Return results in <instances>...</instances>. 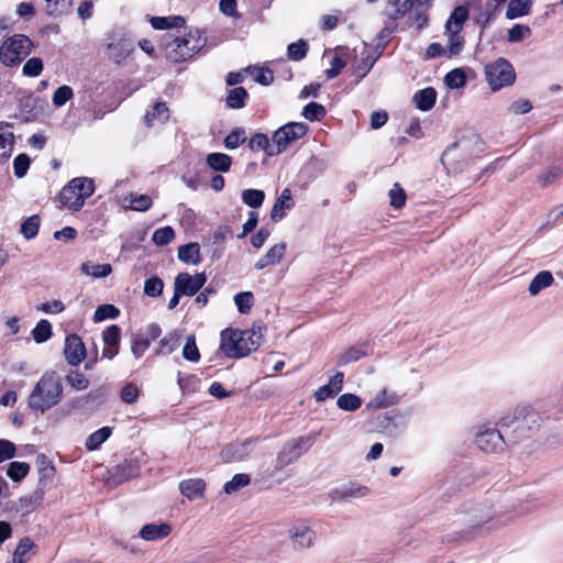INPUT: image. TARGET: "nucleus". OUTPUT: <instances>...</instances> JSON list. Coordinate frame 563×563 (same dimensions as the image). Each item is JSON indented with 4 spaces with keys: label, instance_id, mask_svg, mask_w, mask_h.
I'll use <instances>...</instances> for the list:
<instances>
[{
    "label": "nucleus",
    "instance_id": "nucleus-33",
    "mask_svg": "<svg viewBox=\"0 0 563 563\" xmlns=\"http://www.w3.org/2000/svg\"><path fill=\"white\" fill-rule=\"evenodd\" d=\"M249 146L252 151L263 150L268 156H275L276 154L271 153V150H274L273 137L269 140L267 135L263 133L254 134L250 142Z\"/></svg>",
    "mask_w": 563,
    "mask_h": 563
},
{
    "label": "nucleus",
    "instance_id": "nucleus-9",
    "mask_svg": "<svg viewBox=\"0 0 563 563\" xmlns=\"http://www.w3.org/2000/svg\"><path fill=\"white\" fill-rule=\"evenodd\" d=\"M316 438L317 433H310L286 442L278 452L276 468L282 470L299 459V456L310 449L316 441Z\"/></svg>",
    "mask_w": 563,
    "mask_h": 563
},
{
    "label": "nucleus",
    "instance_id": "nucleus-18",
    "mask_svg": "<svg viewBox=\"0 0 563 563\" xmlns=\"http://www.w3.org/2000/svg\"><path fill=\"white\" fill-rule=\"evenodd\" d=\"M206 483L202 478H189L179 483L180 493L189 500L203 497Z\"/></svg>",
    "mask_w": 563,
    "mask_h": 563
},
{
    "label": "nucleus",
    "instance_id": "nucleus-59",
    "mask_svg": "<svg viewBox=\"0 0 563 563\" xmlns=\"http://www.w3.org/2000/svg\"><path fill=\"white\" fill-rule=\"evenodd\" d=\"M121 330L118 325L108 327L102 333V340L107 346H117L120 341Z\"/></svg>",
    "mask_w": 563,
    "mask_h": 563
},
{
    "label": "nucleus",
    "instance_id": "nucleus-10",
    "mask_svg": "<svg viewBox=\"0 0 563 563\" xmlns=\"http://www.w3.org/2000/svg\"><path fill=\"white\" fill-rule=\"evenodd\" d=\"M308 131V126L302 122H289L277 129L272 137L274 142L273 154H280L295 141L301 139Z\"/></svg>",
    "mask_w": 563,
    "mask_h": 563
},
{
    "label": "nucleus",
    "instance_id": "nucleus-50",
    "mask_svg": "<svg viewBox=\"0 0 563 563\" xmlns=\"http://www.w3.org/2000/svg\"><path fill=\"white\" fill-rule=\"evenodd\" d=\"M246 141L245 131L243 129H234L224 139V146L228 150H234Z\"/></svg>",
    "mask_w": 563,
    "mask_h": 563
},
{
    "label": "nucleus",
    "instance_id": "nucleus-63",
    "mask_svg": "<svg viewBox=\"0 0 563 563\" xmlns=\"http://www.w3.org/2000/svg\"><path fill=\"white\" fill-rule=\"evenodd\" d=\"M140 390L136 385L129 383L121 389V399L126 404H134L139 398Z\"/></svg>",
    "mask_w": 563,
    "mask_h": 563
},
{
    "label": "nucleus",
    "instance_id": "nucleus-56",
    "mask_svg": "<svg viewBox=\"0 0 563 563\" xmlns=\"http://www.w3.org/2000/svg\"><path fill=\"white\" fill-rule=\"evenodd\" d=\"M43 70V62L38 57H32L23 65L22 71L27 77H37Z\"/></svg>",
    "mask_w": 563,
    "mask_h": 563
},
{
    "label": "nucleus",
    "instance_id": "nucleus-55",
    "mask_svg": "<svg viewBox=\"0 0 563 563\" xmlns=\"http://www.w3.org/2000/svg\"><path fill=\"white\" fill-rule=\"evenodd\" d=\"M68 385L76 390H85L89 386V380L84 374L73 371L66 376Z\"/></svg>",
    "mask_w": 563,
    "mask_h": 563
},
{
    "label": "nucleus",
    "instance_id": "nucleus-29",
    "mask_svg": "<svg viewBox=\"0 0 563 563\" xmlns=\"http://www.w3.org/2000/svg\"><path fill=\"white\" fill-rule=\"evenodd\" d=\"M80 271L87 276H91L93 278H102L112 273V266L110 264H95L92 262H85L81 264Z\"/></svg>",
    "mask_w": 563,
    "mask_h": 563
},
{
    "label": "nucleus",
    "instance_id": "nucleus-5",
    "mask_svg": "<svg viewBox=\"0 0 563 563\" xmlns=\"http://www.w3.org/2000/svg\"><path fill=\"white\" fill-rule=\"evenodd\" d=\"M207 43V37L198 30L192 29L183 36H176L165 46L166 58L173 63H181L199 53Z\"/></svg>",
    "mask_w": 563,
    "mask_h": 563
},
{
    "label": "nucleus",
    "instance_id": "nucleus-64",
    "mask_svg": "<svg viewBox=\"0 0 563 563\" xmlns=\"http://www.w3.org/2000/svg\"><path fill=\"white\" fill-rule=\"evenodd\" d=\"M531 109V102L523 98L514 101L509 107V111L514 114H525L528 113Z\"/></svg>",
    "mask_w": 563,
    "mask_h": 563
},
{
    "label": "nucleus",
    "instance_id": "nucleus-46",
    "mask_svg": "<svg viewBox=\"0 0 563 563\" xmlns=\"http://www.w3.org/2000/svg\"><path fill=\"white\" fill-rule=\"evenodd\" d=\"M389 203L391 207L399 209L404 207L406 202V191L400 184L395 183L388 192Z\"/></svg>",
    "mask_w": 563,
    "mask_h": 563
},
{
    "label": "nucleus",
    "instance_id": "nucleus-47",
    "mask_svg": "<svg viewBox=\"0 0 563 563\" xmlns=\"http://www.w3.org/2000/svg\"><path fill=\"white\" fill-rule=\"evenodd\" d=\"M251 479L247 474H235L233 478L224 484L223 490L225 494H233L240 488L245 487L250 484Z\"/></svg>",
    "mask_w": 563,
    "mask_h": 563
},
{
    "label": "nucleus",
    "instance_id": "nucleus-1",
    "mask_svg": "<svg viewBox=\"0 0 563 563\" xmlns=\"http://www.w3.org/2000/svg\"><path fill=\"white\" fill-rule=\"evenodd\" d=\"M509 443H518L532 438L541 428L542 418L530 404H519L499 419Z\"/></svg>",
    "mask_w": 563,
    "mask_h": 563
},
{
    "label": "nucleus",
    "instance_id": "nucleus-24",
    "mask_svg": "<svg viewBox=\"0 0 563 563\" xmlns=\"http://www.w3.org/2000/svg\"><path fill=\"white\" fill-rule=\"evenodd\" d=\"M169 118V111L164 102H157L154 104L152 111H147L144 115V121L147 126H153L156 123H164Z\"/></svg>",
    "mask_w": 563,
    "mask_h": 563
},
{
    "label": "nucleus",
    "instance_id": "nucleus-17",
    "mask_svg": "<svg viewBox=\"0 0 563 563\" xmlns=\"http://www.w3.org/2000/svg\"><path fill=\"white\" fill-rule=\"evenodd\" d=\"M343 379L344 375L341 372L333 375L327 385H323L316 390V400L321 402L336 395L343 387Z\"/></svg>",
    "mask_w": 563,
    "mask_h": 563
},
{
    "label": "nucleus",
    "instance_id": "nucleus-48",
    "mask_svg": "<svg viewBox=\"0 0 563 563\" xmlns=\"http://www.w3.org/2000/svg\"><path fill=\"white\" fill-rule=\"evenodd\" d=\"M175 238V231L172 227H164L156 229L153 233L152 240L153 242L158 245H167L169 244Z\"/></svg>",
    "mask_w": 563,
    "mask_h": 563
},
{
    "label": "nucleus",
    "instance_id": "nucleus-25",
    "mask_svg": "<svg viewBox=\"0 0 563 563\" xmlns=\"http://www.w3.org/2000/svg\"><path fill=\"white\" fill-rule=\"evenodd\" d=\"M369 354V349L367 344H362L357 346H351L345 350L339 358V365L343 366L352 362H356Z\"/></svg>",
    "mask_w": 563,
    "mask_h": 563
},
{
    "label": "nucleus",
    "instance_id": "nucleus-37",
    "mask_svg": "<svg viewBox=\"0 0 563 563\" xmlns=\"http://www.w3.org/2000/svg\"><path fill=\"white\" fill-rule=\"evenodd\" d=\"M444 82L451 89L462 88L466 84V75L462 68H454L445 75Z\"/></svg>",
    "mask_w": 563,
    "mask_h": 563
},
{
    "label": "nucleus",
    "instance_id": "nucleus-60",
    "mask_svg": "<svg viewBox=\"0 0 563 563\" xmlns=\"http://www.w3.org/2000/svg\"><path fill=\"white\" fill-rule=\"evenodd\" d=\"M30 167V158L26 154L18 155L13 161L14 175L18 178H22L27 173Z\"/></svg>",
    "mask_w": 563,
    "mask_h": 563
},
{
    "label": "nucleus",
    "instance_id": "nucleus-39",
    "mask_svg": "<svg viewBox=\"0 0 563 563\" xmlns=\"http://www.w3.org/2000/svg\"><path fill=\"white\" fill-rule=\"evenodd\" d=\"M336 405L342 410L355 411L362 406V399L355 394L347 393L338 398Z\"/></svg>",
    "mask_w": 563,
    "mask_h": 563
},
{
    "label": "nucleus",
    "instance_id": "nucleus-40",
    "mask_svg": "<svg viewBox=\"0 0 563 563\" xmlns=\"http://www.w3.org/2000/svg\"><path fill=\"white\" fill-rule=\"evenodd\" d=\"M30 472V465L25 462H11L7 475L14 482L22 481Z\"/></svg>",
    "mask_w": 563,
    "mask_h": 563
},
{
    "label": "nucleus",
    "instance_id": "nucleus-27",
    "mask_svg": "<svg viewBox=\"0 0 563 563\" xmlns=\"http://www.w3.org/2000/svg\"><path fill=\"white\" fill-rule=\"evenodd\" d=\"M554 283V278L549 271L538 273L529 285V294L537 296L542 289L550 287Z\"/></svg>",
    "mask_w": 563,
    "mask_h": 563
},
{
    "label": "nucleus",
    "instance_id": "nucleus-54",
    "mask_svg": "<svg viewBox=\"0 0 563 563\" xmlns=\"http://www.w3.org/2000/svg\"><path fill=\"white\" fill-rule=\"evenodd\" d=\"M308 52V45L305 41L300 40L296 43H291L288 45L287 54L289 59L291 60H300L302 59Z\"/></svg>",
    "mask_w": 563,
    "mask_h": 563
},
{
    "label": "nucleus",
    "instance_id": "nucleus-3",
    "mask_svg": "<svg viewBox=\"0 0 563 563\" xmlns=\"http://www.w3.org/2000/svg\"><path fill=\"white\" fill-rule=\"evenodd\" d=\"M64 393L63 380L54 371L45 372L27 397V406L35 412L44 413L57 406Z\"/></svg>",
    "mask_w": 563,
    "mask_h": 563
},
{
    "label": "nucleus",
    "instance_id": "nucleus-4",
    "mask_svg": "<svg viewBox=\"0 0 563 563\" xmlns=\"http://www.w3.org/2000/svg\"><path fill=\"white\" fill-rule=\"evenodd\" d=\"M262 335L254 330L224 329L221 332L220 350L228 357H243L261 345Z\"/></svg>",
    "mask_w": 563,
    "mask_h": 563
},
{
    "label": "nucleus",
    "instance_id": "nucleus-22",
    "mask_svg": "<svg viewBox=\"0 0 563 563\" xmlns=\"http://www.w3.org/2000/svg\"><path fill=\"white\" fill-rule=\"evenodd\" d=\"M368 489L365 486L350 483L338 487L332 493L333 499H346L352 497H363L366 496Z\"/></svg>",
    "mask_w": 563,
    "mask_h": 563
},
{
    "label": "nucleus",
    "instance_id": "nucleus-38",
    "mask_svg": "<svg viewBox=\"0 0 563 563\" xmlns=\"http://www.w3.org/2000/svg\"><path fill=\"white\" fill-rule=\"evenodd\" d=\"M242 201L252 208H258L263 205L265 194L260 189H245L241 195Z\"/></svg>",
    "mask_w": 563,
    "mask_h": 563
},
{
    "label": "nucleus",
    "instance_id": "nucleus-30",
    "mask_svg": "<svg viewBox=\"0 0 563 563\" xmlns=\"http://www.w3.org/2000/svg\"><path fill=\"white\" fill-rule=\"evenodd\" d=\"M531 4V0H511L506 10V18L512 20L528 14Z\"/></svg>",
    "mask_w": 563,
    "mask_h": 563
},
{
    "label": "nucleus",
    "instance_id": "nucleus-34",
    "mask_svg": "<svg viewBox=\"0 0 563 563\" xmlns=\"http://www.w3.org/2000/svg\"><path fill=\"white\" fill-rule=\"evenodd\" d=\"M562 175L563 166L552 165L540 173V175L538 176V181L541 186L545 187L561 178Z\"/></svg>",
    "mask_w": 563,
    "mask_h": 563
},
{
    "label": "nucleus",
    "instance_id": "nucleus-51",
    "mask_svg": "<svg viewBox=\"0 0 563 563\" xmlns=\"http://www.w3.org/2000/svg\"><path fill=\"white\" fill-rule=\"evenodd\" d=\"M254 302V297L251 291H242L234 296V303L241 313H247Z\"/></svg>",
    "mask_w": 563,
    "mask_h": 563
},
{
    "label": "nucleus",
    "instance_id": "nucleus-62",
    "mask_svg": "<svg viewBox=\"0 0 563 563\" xmlns=\"http://www.w3.org/2000/svg\"><path fill=\"white\" fill-rule=\"evenodd\" d=\"M415 4H416L415 0H395L394 1L395 11H394V13H389V16L393 19L402 16L408 11H410Z\"/></svg>",
    "mask_w": 563,
    "mask_h": 563
},
{
    "label": "nucleus",
    "instance_id": "nucleus-12",
    "mask_svg": "<svg viewBox=\"0 0 563 563\" xmlns=\"http://www.w3.org/2000/svg\"><path fill=\"white\" fill-rule=\"evenodd\" d=\"M288 538L295 551L310 549L316 542V532L306 521H297L288 529Z\"/></svg>",
    "mask_w": 563,
    "mask_h": 563
},
{
    "label": "nucleus",
    "instance_id": "nucleus-45",
    "mask_svg": "<svg viewBox=\"0 0 563 563\" xmlns=\"http://www.w3.org/2000/svg\"><path fill=\"white\" fill-rule=\"evenodd\" d=\"M249 454V445L246 443L228 446L223 451V457L228 462L241 461Z\"/></svg>",
    "mask_w": 563,
    "mask_h": 563
},
{
    "label": "nucleus",
    "instance_id": "nucleus-14",
    "mask_svg": "<svg viewBox=\"0 0 563 563\" xmlns=\"http://www.w3.org/2000/svg\"><path fill=\"white\" fill-rule=\"evenodd\" d=\"M65 358L71 366H77L86 357V347L77 334H70L65 340Z\"/></svg>",
    "mask_w": 563,
    "mask_h": 563
},
{
    "label": "nucleus",
    "instance_id": "nucleus-15",
    "mask_svg": "<svg viewBox=\"0 0 563 563\" xmlns=\"http://www.w3.org/2000/svg\"><path fill=\"white\" fill-rule=\"evenodd\" d=\"M14 133L10 123L0 122V164H4L11 157L14 150Z\"/></svg>",
    "mask_w": 563,
    "mask_h": 563
},
{
    "label": "nucleus",
    "instance_id": "nucleus-42",
    "mask_svg": "<svg viewBox=\"0 0 563 563\" xmlns=\"http://www.w3.org/2000/svg\"><path fill=\"white\" fill-rule=\"evenodd\" d=\"M120 314V311L117 307L110 303L99 306L93 313L95 322H102L107 319H115Z\"/></svg>",
    "mask_w": 563,
    "mask_h": 563
},
{
    "label": "nucleus",
    "instance_id": "nucleus-8",
    "mask_svg": "<svg viewBox=\"0 0 563 563\" xmlns=\"http://www.w3.org/2000/svg\"><path fill=\"white\" fill-rule=\"evenodd\" d=\"M486 80L493 91L511 86L516 80V74L511 64L505 58H498L485 66Z\"/></svg>",
    "mask_w": 563,
    "mask_h": 563
},
{
    "label": "nucleus",
    "instance_id": "nucleus-44",
    "mask_svg": "<svg viewBox=\"0 0 563 563\" xmlns=\"http://www.w3.org/2000/svg\"><path fill=\"white\" fill-rule=\"evenodd\" d=\"M325 108L317 102L308 103L302 110L303 118L309 121H320L325 117Z\"/></svg>",
    "mask_w": 563,
    "mask_h": 563
},
{
    "label": "nucleus",
    "instance_id": "nucleus-35",
    "mask_svg": "<svg viewBox=\"0 0 563 563\" xmlns=\"http://www.w3.org/2000/svg\"><path fill=\"white\" fill-rule=\"evenodd\" d=\"M111 435V429L109 427H102L101 429L91 433L87 441L86 448L88 451L97 450L103 442Z\"/></svg>",
    "mask_w": 563,
    "mask_h": 563
},
{
    "label": "nucleus",
    "instance_id": "nucleus-61",
    "mask_svg": "<svg viewBox=\"0 0 563 563\" xmlns=\"http://www.w3.org/2000/svg\"><path fill=\"white\" fill-rule=\"evenodd\" d=\"M531 33L529 26L516 24L508 32V41L509 42H519L523 38L528 37Z\"/></svg>",
    "mask_w": 563,
    "mask_h": 563
},
{
    "label": "nucleus",
    "instance_id": "nucleus-58",
    "mask_svg": "<svg viewBox=\"0 0 563 563\" xmlns=\"http://www.w3.org/2000/svg\"><path fill=\"white\" fill-rule=\"evenodd\" d=\"M183 356L190 362H197L200 358V353L196 345L195 336L190 335L187 338V341L183 349Z\"/></svg>",
    "mask_w": 563,
    "mask_h": 563
},
{
    "label": "nucleus",
    "instance_id": "nucleus-7",
    "mask_svg": "<svg viewBox=\"0 0 563 563\" xmlns=\"http://www.w3.org/2000/svg\"><path fill=\"white\" fill-rule=\"evenodd\" d=\"M32 52L31 40L23 34L7 38L0 46V60L5 66L20 63Z\"/></svg>",
    "mask_w": 563,
    "mask_h": 563
},
{
    "label": "nucleus",
    "instance_id": "nucleus-19",
    "mask_svg": "<svg viewBox=\"0 0 563 563\" xmlns=\"http://www.w3.org/2000/svg\"><path fill=\"white\" fill-rule=\"evenodd\" d=\"M286 243L280 242L272 246L265 255H263L256 263L255 268L261 271L267 266L278 264L285 255Z\"/></svg>",
    "mask_w": 563,
    "mask_h": 563
},
{
    "label": "nucleus",
    "instance_id": "nucleus-28",
    "mask_svg": "<svg viewBox=\"0 0 563 563\" xmlns=\"http://www.w3.org/2000/svg\"><path fill=\"white\" fill-rule=\"evenodd\" d=\"M206 162L208 166L216 172H229L232 159L224 153H211L207 156Z\"/></svg>",
    "mask_w": 563,
    "mask_h": 563
},
{
    "label": "nucleus",
    "instance_id": "nucleus-31",
    "mask_svg": "<svg viewBox=\"0 0 563 563\" xmlns=\"http://www.w3.org/2000/svg\"><path fill=\"white\" fill-rule=\"evenodd\" d=\"M126 201H129L125 205L126 208L141 212L147 211L153 205V200L148 195L130 194L129 197L124 198V202Z\"/></svg>",
    "mask_w": 563,
    "mask_h": 563
},
{
    "label": "nucleus",
    "instance_id": "nucleus-49",
    "mask_svg": "<svg viewBox=\"0 0 563 563\" xmlns=\"http://www.w3.org/2000/svg\"><path fill=\"white\" fill-rule=\"evenodd\" d=\"M40 228V218L37 216L29 217L21 225L20 232L27 240L36 236Z\"/></svg>",
    "mask_w": 563,
    "mask_h": 563
},
{
    "label": "nucleus",
    "instance_id": "nucleus-6",
    "mask_svg": "<svg viewBox=\"0 0 563 563\" xmlns=\"http://www.w3.org/2000/svg\"><path fill=\"white\" fill-rule=\"evenodd\" d=\"M95 191L91 178L77 177L65 186L59 195L60 202L69 210L77 211L82 208L85 200Z\"/></svg>",
    "mask_w": 563,
    "mask_h": 563
},
{
    "label": "nucleus",
    "instance_id": "nucleus-36",
    "mask_svg": "<svg viewBox=\"0 0 563 563\" xmlns=\"http://www.w3.org/2000/svg\"><path fill=\"white\" fill-rule=\"evenodd\" d=\"M110 55L115 63H120L122 59L129 56L132 51L131 43L128 41H120L118 43H110L108 45Z\"/></svg>",
    "mask_w": 563,
    "mask_h": 563
},
{
    "label": "nucleus",
    "instance_id": "nucleus-20",
    "mask_svg": "<svg viewBox=\"0 0 563 563\" xmlns=\"http://www.w3.org/2000/svg\"><path fill=\"white\" fill-rule=\"evenodd\" d=\"M294 206L291 190L289 188H285L282 190L279 197L276 199L272 211L271 218L274 221L282 220L285 216V210L291 209Z\"/></svg>",
    "mask_w": 563,
    "mask_h": 563
},
{
    "label": "nucleus",
    "instance_id": "nucleus-2",
    "mask_svg": "<svg viewBox=\"0 0 563 563\" xmlns=\"http://www.w3.org/2000/svg\"><path fill=\"white\" fill-rule=\"evenodd\" d=\"M468 19V8L464 4L457 5L450 13L443 34L446 36V47L440 43H431L426 51L428 58L446 55L449 57L459 55L464 47V36L461 34L465 22Z\"/></svg>",
    "mask_w": 563,
    "mask_h": 563
},
{
    "label": "nucleus",
    "instance_id": "nucleus-41",
    "mask_svg": "<svg viewBox=\"0 0 563 563\" xmlns=\"http://www.w3.org/2000/svg\"><path fill=\"white\" fill-rule=\"evenodd\" d=\"M247 92L243 87H236L229 91L227 97V104L232 109H241L244 107V100Z\"/></svg>",
    "mask_w": 563,
    "mask_h": 563
},
{
    "label": "nucleus",
    "instance_id": "nucleus-23",
    "mask_svg": "<svg viewBox=\"0 0 563 563\" xmlns=\"http://www.w3.org/2000/svg\"><path fill=\"white\" fill-rule=\"evenodd\" d=\"M437 100V91L432 87L419 90L413 96L416 107L421 111L430 110Z\"/></svg>",
    "mask_w": 563,
    "mask_h": 563
},
{
    "label": "nucleus",
    "instance_id": "nucleus-52",
    "mask_svg": "<svg viewBox=\"0 0 563 563\" xmlns=\"http://www.w3.org/2000/svg\"><path fill=\"white\" fill-rule=\"evenodd\" d=\"M74 96L73 89L69 86H60L53 93V104L57 108L63 107Z\"/></svg>",
    "mask_w": 563,
    "mask_h": 563
},
{
    "label": "nucleus",
    "instance_id": "nucleus-32",
    "mask_svg": "<svg viewBox=\"0 0 563 563\" xmlns=\"http://www.w3.org/2000/svg\"><path fill=\"white\" fill-rule=\"evenodd\" d=\"M178 258L187 264L197 265L200 262L199 244L188 243L178 249Z\"/></svg>",
    "mask_w": 563,
    "mask_h": 563
},
{
    "label": "nucleus",
    "instance_id": "nucleus-16",
    "mask_svg": "<svg viewBox=\"0 0 563 563\" xmlns=\"http://www.w3.org/2000/svg\"><path fill=\"white\" fill-rule=\"evenodd\" d=\"M400 396L389 388L378 390L367 402L368 409H383L398 404Z\"/></svg>",
    "mask_w": 563,
    "mask_h": 563
},
{
    "label": "nucleus",
    "instance_id": "nucleus-57",
    "mask_svg": "<svg viewBox=\"0 0 563 563\" xmlns=\"http://www.w3.org/2000/svg\"><path fill=\"white\" fill-rule=\"evenodd\" d=\"M164 283L159 277H151L144 283V294L150 297H157L163 292Z\"/></svg>",
    "mask_w": 563,
    "mask_h": 563
},
{
    "label": "nucleus",
    "instance_id": "nucleus-21",
    "mask_svg": "<svg viewBox=\"0 0 563 563\" xmlns=\"http://www.w3.org/2000/svg\"><path fill=\"white\" fill-rule=\"evenodd\" d=\"M172 531L167 523H148L140 530V537L146 541H156L166 538Z\"/></svg>",
    "mask_w": 563,
    "mask_h": 563
},
{
    "label": "nucleus",
    "instance_id": "nucleus-13",
    "mask_svg": "<svg viewBox=\"0 0 563 563\" xmlns=\"http://www.w3.org/2000/svg\"><path fill=\"white\" fill-rule=\"evenodd\" d=\"M207 276L205 273H197L191 275L189 273H179L174 280V288L181 296H194L196 295L206 284Z\"/></svg>",
    "mask_w": 563,
    "mask_h": 563
},
{
    "label": "nucleus",
    "instance_id": "nucleus-43",
    "mask_svg": "<svg viewBox=\"0 0 563 563\" xmlns=\"http://www.w3.org/2000/svg\"><path fill=\"white\" fill-rule=\"evenodd\" d=\"M33 339L36 343H43L47 341L52 336V325L51 323L42 319L32 331Z\"/></svg>",
    "mask_w": 563,
    "mask_h": 563
},
{
    "label": "nucleus",
    "instance_id": "nucleus-53",
    "mask_svg": "<svg viewBox=\"0 0 563 563\" xmlns=\"http://www.w3.org/2000/svg\"><path fill=\"white\" fill-rule=\"evenodd\" d=\"M33 548V541L30 538H23L18 544L15 551L13 552L12 562L13 563H24L25 555Z\"/></svg>",
    "mask_w": 563,
    "mask_h": 563
},
{
    "label": "nucleus",
    "instance_id": "nucleus-11",
    "mask_svg": "<svg viewBox=\"0 0 563 563\" xmlns=\"http://www.w3.org/2000/svg\"><path fill=\"white\" fill-rule=\"evenodd\" d=\"M508 439L505 440L499 430L488 426L478 427L475 433V443L477 448L486 453H498L504 451Z\"/></svg>",
    "mask_w": 563,
    "mask_h": 563
},
{
    "label": "nucleus",
    "instance_id": "nucleus-26",
    "mask_svg": "<svg viewBox=\"0 0 563 563\" xmlns=\"http://www.w3.org/2000/svg\"><path fill=\"white\" fill-rule=\"evenodd\" d=\"M151 24L155 30L179 29L185 25V19L180 15L153 16Z\"/></svg>",
    "mask_w": 563,
    "mask_h": 563
}]
</instances>
